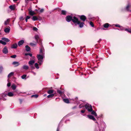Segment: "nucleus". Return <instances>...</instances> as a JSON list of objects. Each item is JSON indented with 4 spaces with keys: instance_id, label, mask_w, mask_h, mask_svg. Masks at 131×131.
<instances>
[{
    "instance_id": "obj_34",
    "label": "nucleus",
    "mask_w": 131,
    "mask_h": 131,
    "mask_svg": "<svg viewBox=\"0 0 131 131\" xmlns=\"http://www.w3.org/2000/svg\"><path fill=\"white\" fill-rule=\"evenodd\" d=\"M35 39H36L37 41V42L38 41V39L39 38L38 36V35H35Z\"/></svg>"
},
{
    "instance_id": "obj_22",
    "label": "nucleus",
    "mask_w": 131,
    "mask_h": 131,
    "mask_svg": "<svg viewBox=\"0 0 131 131\" xmlns=\"http://www.w3.org/2000/svg\"><path fill=\"white\" fill-rule=\"evenodd\" d=\"M10 30V27L9 28H6L4 30V31L6 33H8L9 32Z\"/></svg>"
},
{
    "instance_id": "obj_28",
    "label": "nucleus",
    "mask_w": 131,
    "mask_h": 131,
    "mask_svg": "<svg viewBox=\"0 0 131 131\" xmlns=\"http://www.w3.org/2000/svg\"><path fill=\"white\" fill-rule=\"evenodd\" d=\"M36 67V68L37 69H38L39 68V64L37 63H35L34 65Z\"/></svg>"
},
{
    "instance_id": "obj_20",
    "label": "nucleus",
    "mask_w": 131,
    "mask_h": 131,
    "mask_svg": "<svg viewBox=\"0 0 131 131\" xmlns=\"http://www.w3.org/2000/svg\"><path fill=\"white\" fill-rule=\"evenodd\" d=\"M29 14L31 15H33L34 14V11H32L31 8L29 9Z\"/></svg>"
},
{
    "instance_id": "obj_33",
    "label": "nucleus",
    "mask_w": 131,
    "mask_h": 131,
    "mask_svg": "<svg viewBox=\"0 0 131 131\" xmlns=\"http://www.w3.org/2000/svg\"><path fill=\"white\" fill-rule=\"evenodd\" d=\"M63 101L67 103H69V102L68 100L67 99H63Z\"/></svg>"
},
{
    "instance_id": "obj_46",
    "label": "nucleus",
    "mask_w": 131,
    "mask_h": 131,
    "mask_svg": "<svg viewBox=\"0 0 131 131\" xmlns=\"http://www.w3.org/2000/svg\"><path fill=\"white\" fill-rule=\"evenodd\" d=\"M3 69V68L2 66H0V73H1Z\"/></svg>"
},
{
    "instance_id": "obj_62",
    "label": "nucleus",
    "mask_w": 131,
    "mask_h": 131,
    "mask_svg": "<svg viewBox=\"0 0 131 131\" xmlns=\"http://www.w3.org/2000/svg\"><path fill=\"white\" fill-rule=\"evenodd\" d=\"M14 21V20H13V22Z\"/></svg>"
},
{
    "instance_id": "obj_10",
    "label": "nucleus",
    "mask_w": 131,
    "mask_h": 131,
    "mask_svg": "<svg viewBox=\"0 0 131 131\" xmlns=\"http://www.w3.org/2000/svg\"><path fill=\"white\" fill-rule=\"evenodd\" d=\"M4 54H6L8 53V51L7 48V47L5 46L2 50Z\"/></svg>"
},
{
    "instance_id": "obj_7",
    "label": "nucleus",
    "mask_w": 131,
    "mask_h": 131,
    "mask_svg": "<svg viewBox=\"0 0 131 131\" xmlns=\"http://www.w3.org/2000/svg\"><path fill=\"white\" fill-rule=\"evenodd\" d=\"M72 17L70 15H68L67 16L66 18V21L69 22L71 21H72Z\"/></svg>"
},
{
    "instance_id": "obj_15",
    "label": "nucleus",
    "mask_w": 131,
    "mask_h": 131,
    "mask_svg": "<svg viewBox=\"0 0 131 131\" xmlns=\"http://www.w3.org/2000/svg\"><path fill=\"white\" fill-rule=\"evenodd\" d=\"M88 117L89 119H92L94 121H95L96 120V119L93 116L91 115H88Z\"/></svg>"
},
{
    "instance_id": "obj_52",
    "label": "nucleus",
    "mask_w": 131,
    "mask_h": 131,
    "mask_svg": "<svg viewBox=\"0 0 131 131\" xmlns=\"http://www.w3.org/2000/svg\"><path fill=\"white\" fill-rule=\"evenodd\" d=\"M31 72L34 75H35L36 74V73L34 72V71H31Z\"/></svg>"
},
{
    "instance_id": "obj_1",
    "label": "nucleus",
    "mask_w": 131,
    "mask_h": 131,
    "mask_svg": "<svg viewBox=\"0 0 131 131\" xmlns=\"http://www.w3.org/2000/svg\"><path fill=\"white\" fill-rule=\"evenodd\" d=\"M45 56L38 54L37 55V58L38 59V62L40 65L42 64L43 61V59L45 58Z\"/></svg>"
},
{
    "instance_id": "obj_58",
    "label": "nucleus",
    "mask_w": 131,
    "mask_h": 131,
    "mask_svg": "<svg viewBox=\"0 0 131 131\" xmlns=\"http://www.w3.org/2000/svg\"><path fill=\"white\" fill-rule=\"evenodd\" d=\"M18 0H13L14 2H16Z\"/></svg>"
},
{
    "instance_id": "obj_32",
    "label": "nucleus",
    "mask_w": 131,
    "mask_h": 131,
    "mask_svg": "<svg viewBox=\"0 0 131 131\" xmlns=\"http://www.w3.org/2000/svg\"><path fill=\"white\" fill-rule=\"evenodd\" d=\"M109 24L108 23L105 24L104 25V27L105 28H108L109 26Z\"/></svg>"
},
{
    "instance_id": "obj_57",
    "label": "nucleus",
    "mask_w": 131,
    "mask_h": 131,
    "mask_svg": "<svg viewBox=\"0 0 131 131\" xmlns=\"http://www.w3.org/2000/svg\"><path fill=\"white\" fill-rule=\"evenodd\" d=\"M93 18H90V17H89V19L90 20H91V19Z\"/></svg>"
},
{
    "instance_id": "obj_39",
    "label": "nucleus",
    "mask_w": 131,
    "mask_h": 131,
    "mask_svg": "<svg viewBox=\"0 0 131 131\" xmlns=\"http://www.w3.org/2000/svg\"><path fill=\"white\" fill-rule=\"evenodd\" d=\"M27 76V75L26 74H24L21 76V78L23 79H25Z\"/></svg>"
},
{
    "instance_id": "obj_24",
    "label": "nucleus",
    "mask_w": 131,
    "mask_h": 131,
    "mask_svg": "<svg viewBox=\"0 0 131 131\" xmlns=\"http://www.w3.org/2000/svg\"><path fill=\"white\" fill-rule=\"evenodd\" d=\"M26 50L27 51H29L30 50V48L27 45L25 46Z\"/></svg>"
},
{
    "instance_id": "obj_63",
    "label": "nucleus",
    "mask_w": 131,
    "mask_h": 131,
    "mask_svg": "<svg viewBox=\"0 0 131 131\" xmlns=\"http://www.w3.org/2000/svg\"><path fill=\"white\" fill-rule=\"evenodd\" d=\"M75 108V107H73V108Z\"/></svg>"
},
{
    "instance_id": "obj_16",
    "label": "nucleus",
    "mask_w": 131,
    "mask_h": 131,
    "mask_svg": "<svg viewBox=\"0 0 131 131\" xmlns=\"http://www.w3.org/2000/svg\"><path fill=\"white\" fill-rule=\"evenodd\" d=\"M22 68L23 69L27 70L29 69V67L27 65H24L22 67Z\"/></svg>"
},
{
    "instance_id": "obj_40",
    "label": "nucleus",
    "mask_w": 131,
    "mask_h": 131,
    "mask_svg": "<svg viewBox=\"0 0 131 131\" xmlns=\"http://www.w3.org/2000/svg\"><path fill=\"white\" fill-rule=\"evenodd\" d=\"M25 56H27L28 55L30 57H31L32 56V54L31 53H25Z\"/></svg>"
},
{
    "instance_id": "obj_43",
    "label": "nucleus",
    "mask_w": 131,
    "mask_h": 131,
    "mask_svg": "<svg viewBox=\"0 0 131 131\" xmlns=\"http://www.w3.org/2000/svg\"><path fill=\"white\" fill-rule=\"evenodd\" d=\"M30 45L32 47H35L36 45V44L32 43H30Z\"/></svg>"
},
{
    "instance_id": "obj_64",
    "label": "nucleus",
    "mask_w": 131,
    "mask_h": 131,
    "mask_svg": "<svg viewBox=\"0 0 131 131\" xmlns=\"http://www.w3.org/2000/svg\"><path fill=\"white\" fill-rule=\"evenodd\" d=\"M102 29H104V28H103Z\"/></svg>"
},
{
    "instance_id": "obj_18",
    "label": "nucleus",
    "mask_w": 131,
    "mask_h": 131,
    "mask_svg": "<svg viewBox=\"0 0 131 131\" xmlns=\"http://www.w3.org/2000/svg\"><path fill=\"white\" fill-rule=\"evenodd\" d=\"M9 8L11 10H14L15 9L16 7L15 5H10L9 6Z\"/></svg>"
},
{
    "instance_id": "obj_54",
    "label": "nucleus",
    "mask_w": 131,
    "mask_h": 131,
    "mask_svg": "<svg viewBox=\"0 0 131 131\" xmlns=\"http://www.w3.org/2000/svg\"><path fill=\"white\" fill-rule=\"evenodd\" d=\"M60 128H59V126H58L57 129V131H59Z\"/></svg>"
},
{
    "instance_id": "obj_19",
    "label": "nucleus",
    "mask_w": 131,
    "mask_h": 131,
    "mask_svg": "<svg viewBox=\"0 0 131 131\" xmlns=\"http://www.w3.org/2000/svg\"><path fill=\"white\" fill-rule=\"evenodd\" d=\"M2 40L6 42H8L10 41V40L9 39L5 37L2 38Z\"/></svg>"
},
{
    "instance_id": "obj_45",
    "label": "nucleus",
    "mask_w": 131,
    "mask_h": 131,
    "mask_svg": "<svg viewBox=\"0 0 131 131\" xmlns=\"http://www.w3.org/2000/svg\"><path fill=\"white\" fill-rule=\"evenodd\" d=\"M31 57H32L30 58V60H35V57L34 56H32Z\"/></svg>"
},
{
    "instance_id": "obj_11",
    "label": "nucleus",
    "mask_w": 131,
    "mask_h": 131,
    "mask_svg": "<svg viewBox=\"0 0 131 131\" xmlns=\"http://www.w3.org/2000/svg\"><path fill=\"white\" fill-rule=\"evenodd\" d=\"M105 124L103 123L101 124V127H100L99 126H98L100 131V130H101L102 129H103V131L104 130V129L105 127Z\"/></svg>"
},
{
    "instance_id": "obj_2",
    "label": "nucleus",
    "mask_w": 131,
    "mask_h": 131,
    "mask_svg": "<svg viewBox=\"0 0 131 131\" xmlns=\"http://www.w3.org/2000/svg\"><path fill=\"white\" fill-rule=\"evenodd\" d=\"M120 29H117L118 30H124L125 31H127V32L131 33V28H125L123 27L122 26H120V27H119Z\"/></svg>"
},
{
    "instance_id": "obj_56",
    "label": "nucleus",
    "mask_w": 131,
    "mask_h": 131,
    "mask_svg": "<svg viewBox=\"0 0 131 131\" xmlns=\"http://www.w3.org/2000/svg\"><path fill=\"white\" fill-rule=\"evenodd\" d=\"M43 9H42L40 10V12H43Z\"/></svg>"
},
{
    "instance_id": "obj_50",
    "label": "nucleus",
    "mask_w": 131,
    "mask_h": 131,
    "mask_svg": "<svg viewBox=\"0 0 131 131\" xmlns=\"http://www.w3.org/2000/svg\"><path fill=\"white\" fill-rule=\"evenodd\" d=\"M7 85L8 87H10L11 85V84L10 82H8L7 84Z\"/></svg>"
},
{
    "instance_id": "obj_29",
    "label": "nucleus",
    "mask_w": 131,
    "mask_h": 131,
    "mask_svg": "<svg viewBox=\"0 0 131 131\" xmlns=\"http://www.w3.org/2000/svg\"><path fill=\"white\" fill-rule=\"evenodd\" d=\"M91 112V113L92 114L94 115L95 116H97V115L96 113L94 111L92 110Z\"/></svg>"
},
{
    "instance_id": "obj_3",
    "label": "nucleus",
    "mask_w": 131,
    "mask_h": 131,
    "mask_svg": "<svg viewBox=\"0 0 131 131\" xmlns=\"http://www.w3.org/2000/svg\"><path fill=\"white\" fill-rule=\"evenodd\" d=\"M35 62V61L34 60H30L28 62V64L31 69H35V67L34 66Z\"/></svg>"
},
{
    "instance_id": "obj_31",
    "label": "nucleus",
    "mask_w": 131,
    "mask_h": 131,
    "mask_svg": "<svg viewBox=\"0 0 131 131\" xmlns=\"http://www.w3.org/2000/svg\"><path fill=\"white\" fill-rule=\"evenodd\" d=\"M54 95V94H51L48 95L47 97L48 98H51L53 97Z\"/></svg>"
},
{
    "instance_id": "obj_44",
    "label": "nucleus",
    "mask_w": 131,
    "mask_h": 131,
    "mask_svg": "<svg viewBox=\"0 0 131 131\" xmlns=\"http://www.w3.org/2000/svg\"><path fill=\"white\" fill-rule=\"evenodd\" d=\"M113 25H114L116 27H118L119 28L120 27V25L118 24H114Z\"/></svg>"
},
{
    "instance_id": "obj_49",
    "label": "nucleus",
    "mask_w": 131,
    "mask_h": 131,
    "mask_svg": "<svg viewBox=\"0 0 131 131\" xmlns=\"http://www.w3.org/2000/svg\"><path fill=\"white\" fill-rule=\"evenodd\" d=\"M33 29L34 30L36 31H37L38 30L37 28L35 27H34Z\"/></svg>"
},
{
    "instance_id": "obj_35",
    "label": "nucleus",
    "mask_w": 131,
    "mask_h": 131,
    "mask_svg": "<svg viewBox=\"0 0 131 131\" xmlns=\"http://www.w3.org/2000/svg\"><path fill=\"white\" fill-rule=\"evenodd\" d=\"M61 14L63 15H66V12L65 10H62L61 12Z\"/></svg>"
},
{
    "instance_id": "obj_36",
    "label": "nucleus",
    "mask_w": 131,
    "mask_h": 131,
    "mask_svg": "<svg viewBox=\"0 0 131 131\" xmlns=\"http://www.w3.org/2000/svg\"><path fill=\"white\" fill-rule=\"evenodd\" d=\"M38 96V94L33 95L31 96L32 97H34L35 98H37Z\"/></svg>"
},
{
    "instance_id": "obj_14",
    "label": "nucleus",
    "mask_w": 131,
    "mask_h": 131,
    "mask_svg": "<svg viewBox=\"0 0 131 131\" xmlns=\"http://www.w3.org/2000/svg\"><path fill=\"white\" fill-rule=\"evenodd\" d=\"M80 18L81 20L83 21H84L86 19V17L84 15H82L80 16Z\"/></svg>"
},
{
    "instance_id": "obj_23",
    "label": "nucleus",
    "mask_w": 131,
    "mask_h": 131,
    "mask_svg": "<svg viewBox=\"0 0 131 131\" xmlns=\"http://www.w3.org/2000/svg\"><path fill=\"white\" fill-rule=\"evenodd\" d=\"M7 95L9 97H12L14 96L13 93L11 92H10L8 93Z\"/></svg>"
},
{
    "instance_id": "obj_59",
    "label": "nucleus",
    "mask_w": 131,
    "mask_h": 131,
    "mask_svg": "<svg viewBox=\"0 0 131 131\" xmlns=\"http://www.w3.org/2000/svg\"><path fill=\"white\" fill-rule=\"evenodd\" d=\"M27 20H28V19H26H26H25V20H26V22H27Z\"/></svg>"
},
{
    "instance_id": "obj_6",
    "label": "nucleus",
    "mask_w": 131,
    "mask_h": 131,
    "mask_svg": "<svg viewBox=\"0 0 131 131\" xmlns=\"http://www.w3.org/2000/svg\"><path fill=\"white\" fill-rule=\"evenodd\" d=\"M40 53L41 55L45 56V49L42 46L40 48Z\"/></svg>"
},
{
    "instance_id": "obj_21",
    "label": "nucleus",
    "mask_w": 131,
    "mask_h": 131,
    "mask_svg": "<svg viewBox=\"0 0 131 131\" xmlns=\"http://www.w3.org/2000/svg\"><path fill=\"white\" fill-rule=\"evenodd\" d=\"M10 20L9 18L8 19L6 20L4 22V24L5 25H7L8 24H9V22Z\"/></svg>"
},
{
    "instance_id": "obj_61",
    "label": "nucleus",
    "mask_w": 131,
    "mask_h": 131,
    "mask_svg": "<svg viewBox=\"0 0 131 131\" xmlns=\"http://www.w3.org/2000/svg\"><path fill=\"white\" fill-rule=\"evenodd\" d=\"M129 12H131V10H129Z\"/></svg>"
},
{
    "instance_id": "obj_27",
    "label": "nucleus",
    "mask_w": 131,
    "mask_h": 131,
    "mask_svg": "<svg viewBox=\"0 0 131 131\" xmlns=\"http://www.w3.org/2000/svg\"><path fill=\"white\" fill-rule=\"evenodd\" d=\"M130 7V5L129 4H128L125 8L126 9L127 11H129V8Z\"/></svg>"
},
{
    "instance_id": "obj_5",
    "label": "nucleus",
    "mask_w": 131,
    "mask_h": 131,
    "mask_svg": "<svg viewBox=\"0 0 131 131\" xmlns=\"http://www.w3.org/2000/svg\"><path fill=\"white\" fill-rule=\"evenodd\" d=\"M72 21L74 24H77L79 21L77 17L74 16L72 18Z\"/></svg>"
},
{
    "instance_id": "obj_51",
    "label": "nucleus",
    "mask_w": 131,
    "mask_h": 131,
    "mask_svg": "<svg viewBox=\"0 0 131 131\" xmlns=\"http://www.w3.org/2000/svg\"><path fill=\"white\" fill-rule=\"evenodd\" d=\"M19 19H20V20H23L24 19L23 18V16L20 17L19 18Z\"/></svg>"
},
{
    "instance_id": "obj_9",
    "label": "nucleus",
    "mask_w": 131,
    "mask_h": 131,
    "mask_svg": "<svg viewBox=\"0 0 131 131\" xmlns=\"http://www.w3.org/2000/svg\"><path fill=\"white\" fill-rule=\"evenodd\" d=\"M79 25V27L80 28H82L84 26V23L83 22H81L79 21L77 24H75V25Z\"/></svg>"
},
{
    "instance_id": "obj_30",
    "label": "nucleus",
    "mask_w": 131,
    "mask_h": 131,
    "mask_svg": "<svg viewBox=\"0 0 131 131\" xmlns=\"http://www.w3.org/2000/svg\"><path fill=\"white\" fill-rule=\"evenodd\" d=\"M14 74V73L13 72H12L10 73L8 75V77H12L13 76Z\"/></svg>"
},
{
    "instance_id": "obj_37",
    "label": "nucleus",
    "mask_w": 131,
    "mask_h": 131,
    "mask_svg": "<svg viewBox=\"0 0 131 131\" xmlns=\"http://www.w3.org/2000/svg\"><path fill=\"white\" fill-rule=\"evenodd\" d=\"M0 43L4 45H6V42L3 41L2 40H0Z\"/></svg>"
},
{
    "instance_id": "obj_17",
    "label": "nucleus",
    "mask_w": 131,
    "mask_h": 131,
    "mask_svg": "<svg viewBox=\"0 0 131 131\" xmlns=\"http://www.w3.org/2000/svg\"><path fill=\"white\" fill-rule=\"evenodd\" d=\"M17 43H15L12 45L11 46V48H12L16 49L17 48Z\"/></svg>"
},
{
    "instance_id": "obj_4",
    "label": "nucleus",
    "mask_w": 131,
    "mask_h": 131,
    "mask_svg": "<svg viewBox=\"0 0 131 131\" xmlns=\"http://www.w3.org/2000/svg\"><path fill=\"white\" fill-rule=\"evenodd\" d=\"M85 107L89 112H91L92 111V106L88 104H86L85 105Z\"/></svg>"
},
{
    "instance_id": "obj_26",
    "label": "nucleus",
    "mask_w": 131,
    "mask_h": 131,
    "mask_svg": "<svg viewBox=\"0 0 131 131\" xmlns=\"http://www.w3.org/2000/svg\"><path fill=\"white\" fill-rule=\"evenodd\" d=\"M38 18L37 17L35 16H33L32 18V19L34 21H36L38 20Z\"/></svg>"
},
{
    "instance_id": "obj_47",
    "label": "nucleus",
    "mask_w": 131,
    "mask_h": 131,
    "mask_svg": "<svg viewBox=\"0 0 131 131\" xmlns=\"http://www.w3.org/2000/svg\"><path fill=\"white\" fill-rule=\"evenodd\" d=\"M16 57V55H14L10 56V57L12 58H15Z\"/></svg>"
},
{
    "instance_id": "obj_48",
    "label": "nucleus",
    "mask_w": 131,
    "mask_h": 131,
    "mask_svg": "<svg viewBox=\"0 0 131 131\" xmlns=\"http://www.w3.org/2000/svg\"><path fill=\"white\" fill-rule=\"evenodd\" d=\"M84 104H81L79 105V107L80 108H81L82 107H83Z\"/></svg>"
},
{
    "instance_id": "obj_41",
    "label": "nucleus",
    "mask_w": 131,
    "mask_h": 131,
    "mask_svg": "<svg viewBox=\"0 0 131 131\" xmlns=\"http://www.w3.org/2000/svg\"><path fill=\"white\" fill-rule=\"evenodd\" d=\"M57 91L58 93L60 94H62L63 93V92L61 91L58 90H57Z\"/></svg>"
},
{
    "instance_id": "obj_13",
    "label": "nucleus",
    "mask_w": 131,
    "mask_h": 131,
    "mask_svg": "<svg viewBox=\"0 0 131 131\" xmlns=\"http://www.w3.org/2000/svg\"><path fill=\"white\" fill-rule=\"evenodd\" d=\"M24 42V40H21L18 42V45L19 46L21 47V46L23 45Z\"/></svg>"
},
{
    "instance_id": "obj_42",
    "label": "nucleus",
    "mask_w": 131,
    "mask_h": 131,
    "mask_svg": "<svg viewBox=\"0 0 131 131\" xmlns=\"http://www.w3.org/2000/svg\"><path fill=\"white\" fill-rule=\"evenodd\" d=\"M89 23H90V25H91V27H94V25L93 24V22H92V21L90 22Z\"/></svg>"
},
{
    "instance_id": "obj_55",
    "label": "nucleus",
    "mask_w": 131,
    "mask_h": 131,
    "mask_svg": "<svg viewBox=\"0 0 131 131\" xmlns=\"http://www.w3.org/2000/svg\"><path fill=\"white\" fill-rule=\"evenodd\" d=\"M85 112V111L84 110H81V112L82 113H84Z\"/></svg>"
},
{
    "instance_id": "obj_25",
    "label": "nucleus",
    "mask_w": 131,
    "mask_h": 131,
    "mask_svg": "<svg viewBox=\"0 0 131 131\" xmlns=\"http://www.w3.org/2000/svg\"><path fill=\"white\" fill-rule=\"evenodd\" d=\"M54 91L52 90H50L47 91V93L49 94H51L53 93Z\"/></svg>"
},
{
    "instance_id": "obj_8",
    "label": "nucleus",
    "mask_w": 131,
    "mask_h": 131,
    "mask_svg": "<svg viewBox=\"0 0 131 131\" xmlns=\"http://www.w3.org/2000/svg\"><path fill=\"white\" fill-rule=\"evenodd\" d=\"M1 99L3 101H5L7 99V95L5 94H2L1 95Z\"/></svg>"
},
{
    "instance_id": "obj_12",
    "label": "nucleus",
    "mask_w": 131,
    "mask_h": 131,
    "mask_svg": "<svg viewBox=\"0 0 131 131\" xmlns=\"http://www.w3.org/2000/svg\"><path fill=\"white\" fill-rule=\"evenodd\" d=\"M12 64L14 65L15 67H17L20 65V63L18 62L14 61L12 63Z\"/></svg>"
},
{
    "instance_id": "obj_53",
    "label": "nucleus",
    "mask_w": 131,
    "mask_h": 131,
    "mask_svg": "<svg viewBox=\"0 0 131 131\" xmlns=\"http://www.w3.org/2000/svg\"><path fill=\"white\" fill-rule=\"evenodd\" d=\"M30 17L29 16H27L26 17V19H29Z\"/></svg>"
},
{
    "instance_id": "obj_60",
    "label": "nucleus",
    "mask_w": 131,
    "mask_h": 131,
    "mask_svg": "<svg viewBox=\"0 0 131 131\" xmlns=\"http://www.w3.org/2000/svg\"><path fill=\"white\" fill-rule=\"evenodd\" d=\"M101 41V39H100V40L98 41V42H100Z\"/></svg>"
},
{
    "instance_id": "obj_38",
    "label": "nucleus",
    "mask_w": 131,
    "mask_h": 131,
    "mask_svg": "<svg viewBox=\"0 0 131 131\" xmlns=\"http://www.w3.org/2000/svg\"><path fill=\"white\" fill-rule=\"evenodd\" d=\"M16 85L14 84L12 86V89L14 90H15L16 89Z\"/></svg>"
}]
</instances>
